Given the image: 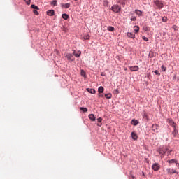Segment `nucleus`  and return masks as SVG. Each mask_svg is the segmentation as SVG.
<instances>
[{"mask_svg":"<svg viewBox=\"0 0 179 179\" xmlns=\"http://www.w3.org/2000/svg\"><path fill=\"white\" fill-rule=\"evenodd\" d=\"M62 19H64V20H68V19H69V15L68 14H62Z\"/></svg>","mask_w":179,"mask_h":179,"instance_id":"2eb2a0df","label":"nucleus"},{"mask_svg":"<svg viewBox=\"0 0 179 179\" xmlns=\"http://www.w3.org/2000/svg\"><path fill=\"white\" fill-rule=\"evenodd\" d=\"M114 92H115L116 94H118V93H120V92H118V90H115Z\"/></svg>","mask_w":179,"mask_h":179,"instance_id":"a18cd8bd","label":"nucleus"},{"mask_svg":"<svg viewBox=\"0 0 179 179\" xmlns=\"http://www.w3.org/2000/svg\"><path fill=\"white\" fill-rule=\"evenodd\" d=\"M27 5H30L31 0H24Z\"/></svg>","mask_w":179,"mask_h":179,"instance_id":"f704fd0d","label":"nucleus"},{"mask_svg":"<svg viewBox=\"0 0 179 179\" xmlns=\"http://www.w3.org/2000/svg\"><path fill=\"white\" fill-rule=\"evenodd\" d=\"M130 178L134 179L135 178L134 177V175H132V173H131L130 175Z\"/></svg>","mask_w":179,"mask_h":179,"instance_id":"c03bdc74","label":"nucleus"},{"mask_svg":"<svg viewBox=\"0 0 179 179\" xmlns=\"http://www.w3.org/2000/svg\"><path fill=\"white\" fill-rule=\"evenodd\" d=\"M142 115L144 120H147V121H149V116L148 115V113H146V111H143L142 113Z\"/></svg>","mask_w":179,"mask_h":179,"instance_id":"9d476101","label":"nucleus"},{"mask_svg":"<svg viewBox=\"0 0 179 179\" xmlns=\"http://www.w3.org/2000/svg\"><path fill=\"white\" fill-rule=\"evenodd\" d=\"M101 76H104V73H101Z\"/></svg>","mask_w":179,"mask_h":179,"instance_id":"864d4df0","label":"nucleus"},{"mask_svg":"<svg viewBox=\"0 0 179 179\" xmlns=\"http://www.w3.org/2000/svg\"><path fill=\"white\" fill-rule=\"evenodd\" d=\"M167 152H168V155H171V154L172 150H168Z\"/></svg>","mask_w":179,"mask_h":179,"instance_id":"37998d69","label":"nucleus"},{"mask_svg":"<svg viewBox=\"0 0 179 179\" xmlns=\"http://www.w3.org/2000/svg\"><path fill=\"white\" fill-rule=\"evenodd\" d=\"M134 69H135V67H131V71H135V70H134Z\"/></svg>","mask_w":179,"mask_h":179,"instance_id":"603ef678","label":"nucleus"},{"mask_svg":"<svg viewBox=\"0 0 179 179\" xmlns=\"http://www.w3.org/2000/svg\"><path fill=\"white\" fill-rule=\"evenodd\" d=\"M108 31H114L115 30L114 27H108Z\"/></svg>","mask_w":179,"mask_h":179,"instance_id":"cd10ccee","label":"nucleus"},{"mask_svg":"<svg viewBox=\"0 0 179 179\" xmlns=\"http://www.w3.org/2000/svg\"><path fill=\"white\" fill-rule=\"evenodd\" d=\"M166 171L168 174H170L171 176L173 174H178V172L176 171V169H173L171 168H167Z\"/></svg>","mask_w":179,"mask_h":179,"instance_id":"20e7f679","label":"nucleus"},{"mask_svg":"<svg viewBox=\"0 0 179 179\" xmlns=\"http://www.w3.org/2000/svg\"><path fill=\"white\" fill-rule=\"evenodd\" d=\"M127 36L129 37L130 38H135V34L131 32L127 33Z\"/></svg>","mask_w":179,"mask_h":179,"instance_id":"f3484780","label":"nucleus"},{"mask_svg":"<svg viewBox=\"0 0 179 179\" xmlns=\"http://www.w3.org/2000/svg\"><path fill=\"white\" fill-rule=\"evenodd\" d=\"M103 3H104V5H107L108 3V1H104Z\"/></svg>","mask_w":179,"mask_h":179,"instance_id":"49530a36","label":"nucleus"},{"mask_svg":"<svg viewBox=\"0 0 179 179\" xmlns=\"http://www.w3.org/2000/svg\"><path fill=\"white\" fill-rule=\"evenodd\" d=\"M98 92L99 93H103V92H104V87L101 86L98 88Z\"/></svg>","mask_w":179,"mask_h":179,"instance_id":"412c9836","label":"nucleus"},{"mask_svg":"<svg viewBox=\"0 0 179 179\" xmlns=\"http://www.w3.org/2000/svg\"><path fill=\"white\" fill-rule=\"evenodd\" d=\"M131 20H135V18H131Z\"/></svg>","mask_w":179,"mask_h":179,"instance_id":"5fc2aeb1","label":"nucleus"},{"mask_svg":"<svg viewBox=\"0 0 179 179\" xmlns=\"http://www.w3.org/2000/svg\"><path fill=\"white\" fill-rule=\"evenodd\" d=\"M172 29H173V30H175V31H177V30H178V28H177V26H176V25H173V26L172 27Z\"/></svg>","mask_w":179,"mask_h":179,"instance_id":"58836bf2","label":"nucleus"},{"mask_svg":"<svg viewBox=\"0 0 179 179\" xmlns=\"http://www.w3.org/2000/svg\"><path fill=\"white\" fill-rule=\"evenodd\" d=\"M139 71V67L138 66H135V72Z\"/></svg>","mask_w":179,"mask_h":179,"instance_id":"ea45409f","label":"nucleus"},{"mask_svg":"<svg viewBox=\"0 0 179 179\" xmlns=\"http://www.w3.org/2000/svg\"><path fill=\"white\" fill-rule=\"evenodd\" d=\"M88 117L91 121H96V117H94V115L90 114Z\"/></svg>","mask_w":179,"mask_h":179,"instance_id":"dca6fc26","label":"nucleus"},{"mask_svg":"<svg viewBox=\"0 0 179 179\" xmlns=\"http://www.w3.org/2000/svg\"><path fill=\"white\" fill-rule=\"evenodd\" d=\"M169 163H176L177 164V159H169L167 161Z\"/></svg>","mask_w":179,"mask_h":179,"instance_id":"4be33fe9","label":"nucleus"},{"mask_svg":"<svg viewBox=\"0 0 179 179\" xmlns=\"http://www.w3.org/2000/svg\"><path fill=\"white\" fill-rule=\"evenodd\" d=\"M168 122L170 124V125H171L173 128H176V127H177V124H176L174 120H173L171 118L168 119Z\"/></svg>","mask_w":179,"mask_h":179,"instance_id":"423d86ee","label":"nucleus"},{"mask_svg":"<svg viewBox=\"0 0 179 179\" xmlns=\"http://www.w3.org/2000/svg\"><path fill=\"white\" fill-rule=\"evenodd\" d=\"M137 139H138V136L135 134V141H136Z\"/></svg>","mask_w":179,"mask_h":179,"instance_id":"09e8293b","label":"nucleus"},{"mask_svg":"<svg viewBox=\"0 0 179 179\" xmlns=\"http://www.w3.org/2000/svg\"><path fill=\"white\" fill-rule=\"evenodd\" d=\"M105 97L106 99H111V97H113V95L111 94V93L106 94Z\"/></svg>","mask_w":179,"mask_h":179,"instance_id":"5701e85b","label":"nucleus"},{"mask_svg":"<svg viewBox=\"0 0 179 179\" xmlns=\"http://www.w3.org/2000/svg\"><path fill=\"white\" fill-rule=\"evenodd\" d=\"M111 10H113L114 13H120V12H121V6L118 4H115L111 7Z\"/></svg>","mask_w":179,"mask_h":179,"instance_id":"f257e3e1","label":"nucleus"},{"mask_svg":"<svg viewBox=\"0 0 179 179\" xmlns=\"http://www.w3.org/2000/svg\"><path fill=\"white\" fill-rule=\"evenodd\" d=\"M162 71V72H166V71H167V67L164 66V65H162L161 66Z\"/></svg>","mask_w":179,"mask_h":179,"instance_id":"393cba45","label":"nucleus"},{"mask_svg":"<svg viewBox=\"0 0 179 179\" xmlns=\"http://www.w3.org/2000/svg\"><path fill=\"white\" fill-rule=\"evenodd\" d=\"M155 57H156V52H154L153 51H150L148 58H155Z\"/></svg>","mask_w":179,"mask_h":179,"instance_id":"9b49d317","label":"nucleus"},{"mask_svg":"<svg viewBox=\"0 0 179 179\" xmlns=\"http://www.w3.org/2000/svg\"><path fill=\"white\" fill-rule=\"evenodd\" d=\"M89 38H90V36H89V35L84 36V40H89Z\"/></svg>","mask_w":179,"mask_h":179,"instance_id":"e433bc0d","label":"nucleus"},{"mask_svg":"<svg viewBox=\"0 0 179 179\" xmlns=\"http://www.w3.org/2000/svg\"><path fill=\"white\" fill-rule=\"evenodd\" d=\"M74 1H78V0H74Z\"/></svg>","mask_w":179,"mask_h":179,"instance_id":"6e6d98bb","label":"nucleus"},{"mask_svg":"<svg viewBox=\"0 0 179 179\" xmlns=\"http://www.w3.org/2000/svg\"><path fill=\"white\" fill-rule=\"evenodd\" d=\"M99 97H104V95L103 94H99Z\"/></svg>","mask_w":179,"mask_h":179,"instance_id":"de8ad7c7","label":"nucleus"},{"mask_svg":"<svg viewBox=\"0 0 179 179\" xmlns=\"http://www.w3.org/2000/svg\"><path fill=\"white\" fill-rule=\"evenodd\" d=\"M139 31V26H135V33H138Z\"/></svg>","mask_w":179,"mask_h":179,"instance_id":"2f4dec72","label":"nucleus"},{"mask_svg":"<svg viewBox=\"0 0 179 179\" xmlns=\"http://www.w3.org/2000/svg\"><path fill=\"white\" fill-rule=\"evenodd\" d=\"M34 15H36V16H38V11H37V10H34Z\"/></svg>","mask_w":179,"mask_h":179,"instance_id":"4c0bfd02","label":"nucleus"},{"mask_svg":"<svg viewBox=\"0 0 179 179\" xmlns=\"http://www.w3.org/2000/svg\"><path fill=\"white\" fill-rule=\"evenodd\" d=\"M141 179H146V172L145 171L141 172Z\"/></svg>","mask_w":179,"mask_h":179,"instance_id":"aec40b11","label":"nucleus"},{"mask_svg":"<svg viewBox=\"0 0 179 179\" xmlns=\"http://www.w3.org/2000/svg\"><path fill=\"white\" fill-rule=\"evenodd\" d=\"M85 75H86V73L85 72V71L82 70L81 71V76H85Z\"/></svg>","mask_w":179,"mask_h":179,"instance_id":"c9c22d12","label":"nucleus"},{"mask_svg":"<svg viewBox=\"0 0 179 179\" xmlns=\"http://www.w3.org/2000/svg\"><path fill=\"white\" fill-rule=\"evenodd\" d=\"M173 130L172 131L171 135L173 136V138H176L177 135H178V130L177 129V127H173Z\"/></svg>","mask_w":179,"mask_h":179,"instance_id":"0eeeda50","label":"nucleus"},{"mask_svg":"<svg viewBox=\"0 0 179 179\" xmlns=\"http://www.w3.org/2000/svg\"><path fill=\"white\" fill-rule=\"evenodd\" d=\"M139 124V120H135V125H138Z\"/></svg>","mask_w":179,"mask_h":179,"instance_id":"79ce46f5","label":"nucleus"},{"mask_svg":"<svg viewBox=\"0 0 179 179\" xmlns=\"http://www.w3.org/2000/svg\"><path fill=\"white\" fill-rule=\"evenodd\" d=\"M52 5H53V6H57V5H58L57 0H54L52 2Z\"/></svg>","mask_w":179,"mask_h":179,"instance_id":"c756f323","label":"nucleus"},{"mask_svg":"<svg viewBox=\"0 0 179 179\" xmlns=\"http://www.w3.org/2000/svg\"><path fill=\"white\" fill-rule=\"evenodd\" d=\"M152 169L154 171H159V170H160V164H159V163H154L152 166Z\"/></svg>","mask_w":179,"mask_h":179,"instance_id":"39448f33","label":"nucleus"},{"mask_svg":"<svg viewBox=\"0 0 179 179\" xmlns=\"http://www.w3.org/2000/svg\"><path fill=\"white\" fill-rule=\"evenodd\" d=\"M66 58H67L68 61H73L74 59L73 55H72V54L70 53H67L66 55Z\"/></svg>","mask_w":179,"mask_h":179,"instance_id":"1a4fd4ad","label":"nucleus"},{"mask_svg":"<svg viewBox=\"0 0 179 179\" xmlns=\"http://www.w3.org/2000/svg\"><path fill=\"white\" fill-rule=\"evenodd\" d=\"M169 150V148H159L157 150L158 153H159V155H161V156H164V155H166V153H167V151Z\"/></svg>","mask_w":179,"mask_h":179,"instance_id":"f03ea898","label":"nucleus"},{"mask_svg":"<svg viewBox=\"0 0 179 179\" xmlns=\"http://www.w3.org/2000/svg\"><path fill=\"white\" fill-rule=\"evenodd\" d=\"M154 3L156 5V6H157L158 9H163V8H164V4H163L162 1L159 0L155 1Z\"/></svg>","mask_w":179,"mask_h":179,"instance_id":"7ed1b4c3","label":"nucleus"},{"mask_svg":"<svg viewBox=\"0 0 179 179\" xmlns=\"http://www.w3.org/2000/svg\"><path fill=\"white\" fill-rule=\"evenodd\" d=\"M31 8H32V9H36V10H38V6H36V5H34V4H32L31 6Z\"/></svg>","mask_w":179,"mask_h":179,"instance_id":"b1692460","label":"nucleus"},{"mask_svg":"<svg viewBox=\"0 0 179 179\" xmlns=\"http://www.w3.org/2000/svg\"><path fill=\"white\" fill-rule=\"evenodd\" d=\"M88 93H91V94H94L96 93V90L92 88L87 89Z\"/></svg>","mask_w":179,"mask_h":179,"instance_id":"4468645a","label":"nucleus"},{"mask_svg":"<svg viewBox=\"0 0 179 179\" xmlns=\"http://www.w3.org/2000/svg\"><path fill=\"white\" fill-rule=\"evenodd\" d=\"M55 13V11H54V10H49L47 11V15L48 16H54Z\"/></svg>","mask_w":179,"mask_h":179,"instance_id":"f8f14e48","label":"nucleus"},{"mask_svg":"<svg viewBox=\"0 0 179 179\" xmlns=\"http://www.w3.org/2000/svg\"><path fill=\"white\" fill-rule=\"evenodd\" d=\"M176 167H178V169H179V163L178 162V163H176Z\"/></svg>","mask_w":179,"mask_h":179,"instance_id":"8fccbe9b","label":"nucleus"},{"mask_svg":"<svg viewBox=\"0 0 179 179\" xmlns=\"http://www.w3.org/2000/svg\"><path fill=\"white\" fill-rule=\"evenodd\" d=\"M80 54H82V52L80 51H74L73 52V55L76 57V58H79V57H80Z\"/></svg>","mask_w":179,"mask_h":179,"instance_id":"ddd939ff","label":"nucleus"},{"mask_svg":"<svg viewBox=\"0 0 179 179\" xmlns=\"http://www.w3.org/2000/svg\"><path fill=\"white\" fill-rule=\"evenodd\" d=\"M167 20H168L167 17L164 16L162 17V22H164V23H166Z\"/></svg>","mask_w":179,"mask_h":179,"instance_id":"c85d7f7f","label":"nucleus"},{"mask_svg":"<svg viewBox=\"0 0 179 179\" xmlns=\"http://www.w3.org/2000/svg\"><path fill=\"white\" fill-rule=\"evenodd\" d=\"M154 73H155V75H157V76H160V72H159V71H157V70H155V71H154Z\"/></svg>","mask_w":179,"mask_h":179,"instance_id":"7c9ffc66","label":"nucleus"},{"mask_svg":"<svg viewBox=\"0 0 179 179\" xmlns=\"http://www.w3.org/2000/svg\"><path fill=\"white\" fill-rule=\"evenodd\" d=\"M97 121H98V122H99V123H98V127H101V125H102V124H101V122L103 121V119L101 118V117H99L98 119H97Z\"/></svg>","mask_w":179,"mask_h":179,"instance_id":"a211bd4d","label":"nucleus"},{"mask_svg":"<svg viewBox=\"0 0 179 179\" xmlns=\"http://www.w3.org/2000/svg\"><path fill=\"white\" fill-rule=\"evenodd\" d=\"M142 38L144 40V41H149V38L146 36H142Z\"/></svg>","mask_w":179,"mask_h":179,"instance_id":"473e14b6","label":"nucleus"},{"mask_svg":"<svg viewBox=\"0 0 179 179\" xmlns=\"http://www.w3.org/2000/svg\"><path fill=\"white\" fill-rule=\"evenodd\" d=\"M131 138L134 141H135V132L134 131L131 133Z\"/></svg>","mask_w":179,"mask_h":179,"instance_id":"72a5a7b5","label":"nucleus"},{"mask_svg":"<svg viewBox=\"0 0 179 179\" xmlns=\"http://www.w3.org/2000/svg\"><path fill=\"white\" fill-rule=\"evenodd\" d=\"M136 15H138V16H142V11L139 10H135Z\"/></svg>","mask_w":179,"mask_h":179,"instance_id":"6ab92c4d","label":"nucleus"},{"mask_svg":"<svg viewBox=\"0 0 179 179\" xmlns=\"http://www.w3.org/2000/svg\"><path fill=\"white\" fill-rule=\"evenodd\" d=\"M146 163H149V159L145 158Z\"/></svg>","mask_w":179,"mask_h":179,"instance_id":"3c124183","label":"nucleus"},{"mask_svg":"<svg viewBox=\"0 0 179 179\" xmlns=\"http://www.w3.org/2000/svg\"><path fill=\"white\" fill-rule=\"evenodd\" d=\"M131 124H132V125H135V119H133L131 120Z\"/></svg>","mask_w":179,"mask_h":179,"instance_id":"a19ab883","label":"nucleus"},{"mask_svg":"<svg viewBox=\"0 0 179 179\" xmlns=\"http://www.w3.org/2000/svg\"><path fill=\"white\" fill-rule=\"evenodd\" d=\"M151 128L152 129L153 132H159V126L158 124H152Z\"/></svg>","mask_w":179,"mask_h":179,"instance_id":"6e6552de","label":"nucleus"},{"mask_svg":"<svg viewBox=\"0 0 179 179\" xmlns=\"http://www.w3.org/2000/svg\"><path fill=\"white\" fill-rule=\"evenodd\" d=\"M80 110L83 111V113H87V108H80Z\"/></svg>","mask_w":179,"mask_h":179,"instance_id":"bb28decb","label":"nucleus"},{"mask_svg":"<svg viewBox=\"0 0 179 179\" xmlns=\"http://www.w3.org/2000/svg\"><path fill=\"white\" fill-rule=\"evenodd\" d=\"M63 6H64V8L66 9H68V8H69L71 6V3H65L63 5Z\"/></svg>","mask_w":179,"mask_h":179,"instance_id":"a878e982","label":"nucleus"}]
</instances>
